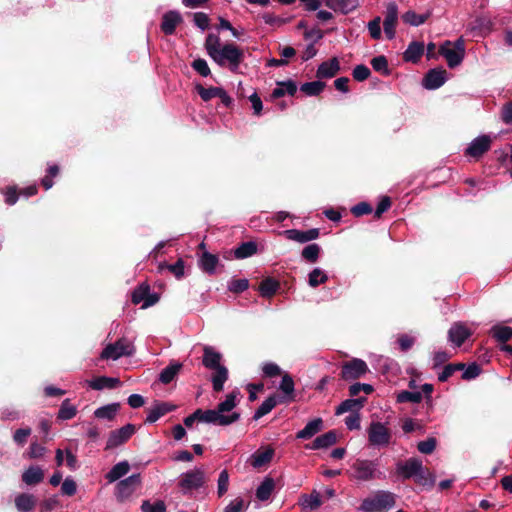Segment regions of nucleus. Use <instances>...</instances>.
Segmentation results:
<instances>
[{"mask_svg": "<svg viewBox=\"0 0 512 512\" xmlns=\"http://www.w3.org/2000/svg\"><path fill=\"white\" fill-rule=\"evenodd\" d=\"M135 431L136 428L133 424H126L119 429L111 431L105 449L110 450L124 444L131 438Z\"/></svg>", "mask_w": 512, "mask_h": 512, "instance_id": "nucleus-11", "label": "nucleus"}, {"mask_svg": "<svg viewBox=\"0 0 512 512\" xmlns=\"http://www.w3.org/2000/svg\"><path fill=\"white\" fill-rule=\"evenodd\" d=\"M398 22V7L394 2H390L386 6L383 28L385 36L392 40L396 34V25Z\"/></svg>", "mask_w": 512, "mask_h": 512, "instance_id": "nucleus-13", "label": "nucleus"}, {"mask_svg": "<svg viewBox=\"0 0 512 512\" xmlns=\"http://www.w3.org/2000/svg\"><path fill=\"white\" fill-rule=\"evenodd\" d=\"M140 484V475L133 474L124 480H121L116 486V495L120 499L129 497Z\"/></svg>", "mask_w": 512, "mask_h": 512, "instance_id": "nucleus-17", "label": "nucleus"}, {"mask_svg": "<svg viewBox=\"0 0 512 512\" xmlns=\"http://www.w3.org/2000/svg\"><path fill=\"white\" fill-rule=\"evenodd\" d=\"M364 402L365 398L347 399L336 408V415H341L346 412L357 413V411L362 408Z\"/></svg>", "mask_w": 512, "mask_h": 512, "instance_id": "nucleus-30", "label": "nucleus"}, {"mask_svg": "<svg viewBox=\"0 0 512 512\" xmlns=\"http://www.w3.org/2000/svg\"><path fill=\"white\" fill-rule=\"evenodd\" d=\"M340 70V63L336 57L321 63L317 69L318 78H332Z\"/></svg>", "mask_w": 512, "mask_h": 512, "instance_id": "nucleus-24", "label": "nucleus"}, {"mask_svg": "<svg viewBox=\"0 0 512 512\" xmlns=\"http://www.w3.org/2000/svg\"><path fill=\"white\" fill-rule=\"evenodd\" d=\"M77 414L76 406L70 403L69 399H65L59 409L58 418L61 420H70Z\"/></svg>", "mask_w": 512, "mask_h": 512, "instance_id": "nucleus-44", "label": "nucleus"}, {"mask_svg": "<svg viewBox=\"0 0 512 512\" xmlns=\"http://www.w3.org/2000/svg\"><path fill=\"white\" fill-rule=\"evenodd\" d=\"M370 394L373 391V387L370 384L355 383L349 387V393L351 396H357L360 392Z\"/></svg>", "mask_w": 512, "mask_h": 512, "instance_id": "nucleus-60", "label": "nucleus"}, {"mask_svg": "<svg viewBox=\"0 0 512 512\" xmlns=\"http://www.w3.org/2000/svg\"><path fill=\"white\" fill-rule=\"evenodd\" d=\"M277 404L275 397H269L258 407L255 411L253 418L258 420L268 414Z\"/></svg>", "mask_w": 512, "mask_h": 512, "instance_id": "nucleus-46", "label": "nucleus"}, {"mask_svg": "<svg viewBox=\"0 0 512 512\" xmlns=\"http://www.w3.org/2000/svg\"><path fill=\"white\" fill-rule=\"evenodd\" d=\"M447 80V72L442 68L431 69L423 79L426 89L434 90L441 87Z\"/></svg>", "mask_w": 512, "mask_h": 512, "instance_id": "nucleus-16", "label": "nucleus"}, {"mask_svg": "<svg viewBox=\"0 0 512 512\" xmlns=\"http://www.w3.org/2000/svg\"><path fill=\"white\" fill-rule=\"evenodd\" d=\"M424 53V44L421 42H411L405 52L403 53V59L406 62L416 63Z\"/></svg>", "mask_w": 512, "mask_h": 512, "instance_id": "nucleus-27", "label": "nucleus"}, {"mask_svg": "<svg viewBox=\"0 0 512 512\" xmlns=\"http://www.w3.org/2000/svg\"><path fill=\"white\" fill-rule=\"evenodd\" d=\"M182 365L180 363H172L162 370L159 375V380L163 384L170 383L175 376L179 373Z\"/></svg>", "mask_w": 512, "mask_h": 512, "instance_id": "nucleus-40", "label": "nucleus"}, {"mask_svg": "<svg viewBox=\"0 0 512 512\" xmlns=\"http://www.w3.org/2000/svg\"><path fill=\"white\" fill-rule=\"evenodd\" d=\"M337 441V435L334 431H328L325 434L318 436L311 446L312 449H322L327 448Z\"/></svg>", "mask_w": 512, "mask_h": 512, "instance_id": "nucleus-35", "label": "nucleus"}, {"mask_svg": "<svg viewBox=\"0 0 512 512\" xmlns=\"http://www.w3.org/2000/svg\"><path fill=\"white\" fill-rule=\"evenodd\" d=\"M422 461L418 458L412 457L404 462L396 464V472L403 479L414 478L415 474L420 471Z\"/></svg>", "mask_w": 512, "mask_h": 512, "instance_id": "nucleus-15", "label": "nucleus"}, {"mask_svg": "<svg viewBox=\"0 0 512 512\" xmlns=\"http://www.w3.org/2000/svg\"><path fill=\"white\" fill-rule=\"evenodd\" d=\"M368 371L369 368L365 361L354 358L343 364L341 377L345 380H354L365 375Z\"/></svg>", "mask_w": 512, "mask_h": 512, "instance_id": "nucleus-12", "label": "nucleus"}, {"mask_svg": "<svg viewBox=\"0 0 512 512\" xmlns=\"http://www.w3.org/2000/svg\"><path fill=\"white\" fill-rule=\"evenodd\" d=\"M320 246L316 243L309 244L302 250V257L311 262L315 263L318 260L319 254H320Z\"/></svg>", "mask_w": 512, "mask_h": 512, "instance_id": "nucleus-48", "label": "nucleus"}, {"mask_svg": "<svg viewBox=\"0 0 512 512\" xmlns=\"http://www.w3.org/2000/svg\"><path fill=\"white\" fill-rule=\"evenodd\" d=\"M279 388L284 394L292 395L294 392L293 379L288 374L283 375Z\"/></svg>", "mask_w": 512, "mask_h": 512, "instance_id": "nucleus-61", "label": "nucleus"}, {"mask_svg": "<svg viewBox=\"0 0 512 512\" xmlns=\"http://www.w3.org/2000/svg\"><path fill=\"white\" fill-rule=\"evenodd\" d=\"M119 409H120L119 403H110V404H107V405L97 408L94 411V416L97 419L112 421L118 414Z\"/></svg>", "mask_w": 512, "mask_h": 512, "instance_id": "nucleus-26", "label": "nucleus"}, {"mask_svg": "<svg viewBox=\"0 0 512 512\" xmlns=\"http://www.w3.org/2000/svg\"><path fill=\"white\" fill-rule=\"evenodd\" d=\"M30 434H31L30 428L18 429L15 431V433L13 435V440L16 444L23 446L26 443L27 438L30 436Z\"/></svg>", "mask_w": 512, "mask_h": 512, "instance_id": "nucleus-63", "label": "nucleus"}, {"mask_svg": "<svg viewBox=\"0 0 512 512\" xmlns=\"http://www.w3.org/2000/svg\"><path fill=\"white\" fill-rule=\"evenodd\" d=\"M299 505L304 511L317 510L322 505L319 492L314 490L311 494H303L299 498Z\"/></svg>", "mask_w": 512, "mask_h": 512, "instance_id": "nucleus-22", "label": "nucleus"}, {"mask_svg": "<svg viewBox=\"0 0 512 512\" xmlns=\"http://www.w3.org/2000/svg\"><path fill=\"white\" fill-rule=\"evenodd\" d=\"M325 87V84L321 81L307 82L301 85V91L308 96H315L320 94Z\"/></svg>", "mask_w": 512, "mask_h": 512, "instance_id": "nucleus-47", "label": "nucleus"}, {"mask_svg": "<svg viewBox=\"0 0 512 512\" xmlns=\"http://www.w3.org/2000/svg\"><path fill=\"white\" fill-rule=\"evenodd\" d=\"M490 333L497 341L503 343L512 338V328L500 324L494 325Z\"/></svg>", "mask_w": 512, "mask_h": 512, "instance_id": "nucleus-38", "label": "nucleus"}, {"mask_svg": "<svg viewBox=\"0 0 512 512\" xmlns=\"http://www.w3.org/2000/svg\"><path fill=\"white\" fill-rule=\"evenodd\" d=\"M491 139L487 135H482L475 138L468 148L466 154L471 157H479L490 148Z\"/></svg>", "mask_w": 512, "mask_h": 512, "instance_id": "nucleus-19", "label": "nucleus"}, {"mask_svg": "<svg viewBox=\"0 0 512 512\" xmlns=\"http://www.w3.org/2000/svg\"><path fill=\"white\" fill-rule=\"evenodd\" d=\"M222 359V354L214 347L209 345L203 347L202 364L205 368L214 371L211 381L215 392H221L228 379V369L222 364Z\"/></svg>", "mask_w": 512, "mask_h": 512, "instance_id": "nucleus-3", "label": "nucleus"}, {"mask_svg": "<svg viewBox=\"0 0 512 512\" xmlns=\"http://www.w3.org/2000/svg\"><path fill=\"white\" fill-rule=\"evenodd\" d=\"M205 472L202 468H195L179 476L178 486L183 493H189L201 488L205 484Z\"/></svg>", "mask_w": 512, "mask_h": 512, "instance_id": "nucleus-8", "label": "nucleus"}, {"mask_svg": "<svg viewBox=\"0 0 512 512\" xmlns=\"http://www.w3.org/2000/svg\"><path fill=\"white\" fill-rule=\"evenodd\" d=\"M413 479L421 486L432 487L435 483V476L423 466V463H421V469L415 474Z\"/></svg>", "mask_w": 512, "mask_h": 512, "instance_id": "nucleus-37", "label": "nucleus"}, {"mask_svg": "<svg viewBox=\"0 0 512 512\" xmlns=\"http://www.w3.org/2000/svg\"><path fill=\"white\" fill-rule=\"evenodd\" d=\"M436 447L435 438H428L427 440L421 441L418 443L417 448L419 452L423 454H431Z\"/></svg>", "mask_w": 512, "mask_h": 512, "instance_id": "nucleus-59", "label": "nucleus"}, {"mask_svg": "<svg viewBox=\"0 0 512 512\" xmlns=\"http://www.w3.org/2000/svg\"><path fill=\"white\" fill-rule=\"evenodd\" d=\"M371 65L375 71L380 72L383 75L390 74V70L388 68V62H387V59L385 56L381 55V56L374 57L371 60Z\"/></svg>", "mask_w": 512, "mask_h": 512, "instance_id": "nucleus-51", "label": "nucleus"}, {"mask_svg": "<svg viewBox=\"0 0 512 512\" xmlns=\"http://www.w3.org/2000/svg\"><path fill=\"white\" fill-rule=\"evenodd\" d=\"M44 478V472L39 466L29 467L22 475V480L27 485L40 483Z\"/></svg>", "mask_w": 512, "mask_h": 512, "instance_id": "nucleus-31", "label": "nucleus"}, {"mask_svg": "<svg viewBox=\"0 0 512 512\" xmlns=\"http://www.w3.org/2000/svg\"><path fill=\"white\" fill-rule=\"evenodd\" d=\"M381 18L379 16L375 17L373 20L368 22L367 28L371 38L378 40L381 38Z\"/></svg>", "mask_w": 512, "mask_h": 512, "instance_id": "nucleus-52", "label": "nucleus"}, {"mask_svg": "<svg viewBox=\"0 0 512 512\" xmlns=\"http://www.w3.org/2000/svg\"><path fill=\"white\" fill-rule=\"evenodd\" d=\"M134 352L135 347L133 343L126 338H121L115 343L108 344L101 352L100 358L115 361L123 356H131Z\"/></svg>", "mask_w": 512, "mask_h": 512, "instance_id": "nucleus-7", "label": "nucleus"}, {"mask_svg": "<svg viewBox=\"0 0 512 512\" xmlns=\"http://www.w3.org/2000/svg\"><path fill=\"white\" fill-rule=\"evenodd\" d=\"M463 368V364H448L444 367L443 371L438 375V379L439 381L444 382L449 377H451L455 371L462 370Z\"/></svg>", "mask_w": 512, "mask_h": 512, "instance_id": "nucleus-56", "label": "nucleus"}, {"mask_svg": "<svg viewBox=\"0 0 512 512\" xmlns=\"http://www.w3.org/2000/svg\"><path fill=\"white\" fill-rule=\"evenodd\" d=\"M191 66L199 75H201L203 77H207L211 73V70L208 66L207 61L203 58L195 59L192 62Z\"/></svg>", "mask_w": 512, "mask_h": 512, "instance_id": "nucleus-53", "label": "nucleus"}, {"mask_svg": "<svg viewBox=\"0 0 512 512\" xmlns=\"http://www.w3.org/2000/svg\"><path fill=\"white\" fill-rule=\"evenodd\" d=\"M76 490H77V486H76L75 481L72 478L67 477L62 482L61 491L64 495L72 496L76 493Z\"/></svg>", "mask_w": 512, "mask_h": 512, "instance_id": "nucleus-64", "label": "nucleus"}, {"mask_svg": "<svg viewBox=\"0 0 512 512\" xmlns=\"http://www.w3.org/2000/svg\"><path fill=\"white\" fill-rule=\"evenodd\" d=\"M396 504V495L390 491L378 490L366 497L359 510L362 512H386Z\"/></svg>", "mask_w": 512, "mask_h": 512, "instance_id": "nucleus-4", "label": "nucleus"}, {"mask_svg": "<svg viewBox=\"0 0 512 512\" xmlns=\"http://www.w3.org/2000/svg\"><path fill=\"white\" fill-rule=\"evenodd\" d=\"M229 486V474L227 470H222L218 482H217V493L219 497H222L228 490Z\"/></svg>", "mask_w": 512, "mask_h": 512, "instance_id": "nucleus-54", "label": "nucleus"}, {"mask_svg": "<svg viewBox=\"0 0 512 512\" xmlns=\"http://www.w3.org/2000/svg\"><path fill=\"white\" fill-rule=\"evenodd\" d=\"M422 400V393L419 391H402L397 395V402L405 403H419Z\"/></svg>", "mask_w": 512, "mask_h": 512, "instance_id": "nucleus-50", "label": "nucleus"}, {"mask_svg": "<svg viewBox=\"0 0 512 512\" xmlns=\"http://www.w3.org/2000/svg\"><path fill=\"white\" fill-rule=\"evenodd\" d=\"M257 252V245L252 242H244L235 249L234 255L237 259H245L251 257Z\"/></svg>", "mask_w": 512, "mask_h": 512, "instance_id": "nucleus-39", "label": "nucleus"}, {"mask_svg": "<svg viewBox=\"0 0 512 512\" xmlns=\"http://www.w3.org/2000/svg\"><path fill=\"white\" fill-rule=\"evenodd\" d=\"M439 54L445 58L449 68L459 66L466 54L464 38L459 37L455 42L444 41L439 47Z\"/></svg>", "mask_w": 512, "mask_h": 512, "instance_id": "nucleus-6", "label": "nucleus"}, {"mask_svg": "<svg viewBox=\"0 0 512 512\" xmlns=\"http://www.w3.org/2000/svg\"><path fill=\"white\" fill-rule=\"evenodd\" d=\"M367 436L370 445L375 447L388 446L391 440V432L385 424L373 421L367 428Z\"/></svg>", "mask_w": 512, "mask_h": 512, "instance_id": "nucleus-9", "label": "nucleus"}, {"mask_svg": "<svg viewBox=\"0 0 512 512\" xmlns=\"http://www.w3.org/2000/svg\"><path fill=\"white\" fill-rule=\"evenodd\" d=\"M284 235L287 239L299 242V243H306L312 240H315L319 237V229L312 228L307 231H301L297 229H289L285 230L281 233Z\"/></svg>", "mask_w": 512, "mask_h": 512, "instance_id": "nucleus-18", "label": "nucleus"}, {"mask_svg": "<svg viewBox=\"0 0 512 512\" xmlns=\"http://www.w3.org/2000/svg\"><path fill=\"white\" fill-rule=\"evenodd\" d=\"M141 510L142 512H166V505L163 501H156L154 503L143 501Z\"/></svg>", "mask_w": 512, "mask_h": 512, "instance_id": "nucleus-55", "label": "nucleus"}, {"mask_svg": "<svg viewBox=\"0 0 512 512\" xmlns=\"http://www.w3.org/2000/svg\"><path fill=\"white\" fill-rule=\"evenodd\" d=\"M274 455V449L271 447L260 448L250 457V464L254 468H260L269 463Z\"/></svg>", "mask_w": 512, "mask_h": 512, "instance_id": "nucleus-21", "label": "nucleus"}, {"mask_svg": "<svg viewBox=\"0 0 512 512\" xmlns=\"http://www.w3.org/2000/svg\"><path fill=\"white\" fill-rule=\"evenodd\" d=\"M218 264V256L207 251L203 252L199 258V266L201 270L209 275H212L216 272Z\"/></svg>", "mask_w": 512, "mask_h": 512, "instance_id": "nucleus-25", "label": "nucleus"}, {"mask_svg": "<svg viewBox=\"0 0 512 512\" xmlns=\"http://www.w3.org/2000/svg\"><path fill=\"white\" fill-rule=\"evenodd\" d=\"M370 69L365 65H357L352 72L353 78L359 82L366 80L370 76Z\"/></svg>", "mask_w": 512, "mask_h": 512, "instance_id": "nucleus-58", "label": "nucleus"}, {"mask_svg": "<svg viewBox=\"0 0 512 512\" xmlns=\"http://www.w3.org/2000/svg\"><path fill=\"white\" fill-rule=\"evenodd\" d=\"M279 288V283L272 278H266L260 283L259 291L263 297H271Z\"/></svg>", "mask_w": 512, "mask_h": 512, "instance_id": "nucleus-45", "label": "nucleus"}, {"mask_svg": "<svg viewBox=\"0 0 512 512\" xmlns=\"http://www.w3.org/2000/svg\"><path fill=\"white\" fill-rule=\"evenodd\" d=\"M36 504V498L32 494H20L15 499V505L20 512L30 511Z\"/></svg>", "mask_w": 512, "mask_h": 512, "instance_id": "nucleus-36", "label": "nucleus"}, {"mask_svg": "<svg viewBox=\"0 0 512 512\" xmlns=\"http://www.w3.org/2000/svg\"><path fill=\"white\" fill-rule=\"evenodd\" d=\"M275 487L274 480L270 477H266L256 490V497L260 501H266L270 498Z\"/></svg>", "mask_w": 512, "mask_h": 512, "instance_id": "nucleus-33", "label": "nucleus"}, {"mask_svg": "<svg viewBox=\"0 0 512 512\" xmlns=\"http://www.w3.org/2000/svg\"><path fill=\"white\" fill-rule=\"evenodd\" d=\"M129 469V463L127 461H121L111 468V470L106 474V479L109 483H113L125 476L129 472Z\"/></svg>", "mask_w": 512, "mask_h": 512, "instance_id": "nucleus-32", "label": "nucleus"}, {"mask_svg": "<svg viewBox=\"0 0 512 512\" xmlns=\"http://www.w3.org/2000/svg\"><path fill=\"white\" fill-rule=\"evenodd\" d=\"M131 300L133 304H142L141 308L146 309L155 305L159 301V296L150 292L148 284L142 283L132 292Z\"/></svg>", "mask_w": 512, "mask_h": 512, "instance_id": "nucleus-10", "label": "nucleus"}, {"mask_svg": "<svg viewBox=\"0 0 512 512\" xmlns=\"http://www.w3.org/2000/svg\"><path fill=\"white\" fill-rule=\"evenodd\" d=\"M205 49L208 56L220 67L231 72L238 71L244 60V50L234 43H222L216 34H208L205 40Z\"/></svg>", "mask_w": 512, "mask_h": 512, "instance_id": "nucleus-1", "label": "nucleus"}, {"mask_svg": "<svg viewBox=\"0 0 512 512\" xmlns=\"http://www.w3.org/2000/svg\"><path fill=\"white\" fill-rule=\"evenodd\" d=\"M249 287L247 279H233L228 284V289L234 293H241Z\"/></svg>", "mask_w": 512, "mask_h": 512, "instance_id": "nucleus-57", "label": "nucleus"}, {"mask_svg": "<svg viewBox=\"0 0 512 512\" xmlns=\"http://www.w3.org/2000/svg\"><path fill=\"white\" fill-rule=\"evenodd\" d=\"M472 334V330L464 323H454L448 331L449 341L456 347H460Z\"/></svg>", "mask_w": 512, "mask_h": 512, "instance_id": "nucleus-14", "label": "nucleus"}, {"mask_svg": "<svg viewBox=\"0 0 512 512\" xmlns=\"http://www.w3.org/2000/svg\"><path fill=\"white\" fill-rule=\"evenodd\" d=\"M246 505L244 500L241 498H236L232 500L224 509V512H245Z\"/></svg>", "mask_w": 512, "mask_h": 512, "instance_id": "nucleus-62", "label": "nucleus"}, {"mask_svg": "<svg viewBox=\"0 0 512 512\" xmlns=\"http://www.w3.org/2000/svg\"><path fill=\"white\" fill-rule=\"evenodd\" d=\"M241 399V393L238 389L233 390L226 395L225 399L220 402L216 409L205 411L204 419L209 424L228 426L240 419V413L234 409Z\"/></svg>", "mask_w": 512, "mask_h": 512, "instance_id": "nucleus-2", "label": "nucleus"}, {"mask_svg": "<svg viewBox=\"0 0 512 512\" xmlns=\"http://www.w3.org/2000/svg\"><path fill=\"white\" fill-rule=\"evenodd\" d=\"M220 88L221 87H210V88H205L203 87L202 85L200 84H197L195 86V89L197 91V93L199 94V96L201 97V99L205 102L211 100L212 98H215L217 97L218 93L220 92Z\"/></svg>", "mask_w": 512, "mask_h": 512, "instance_id": "nucleus-49", "label": "nucleus"}, {"mask_svg": "<svg viewBox=\"0 0 512 512\" xmlns=\"http://www.w3.org/2000/svg\"><path fill=\"white\" fill-rule=\"evenodd\" d=\"M327 280L328 275L319 267L314 268L308 275V284L313 288L325 283Z\"/></svg>", "mask_w": 512, "mask_h": 512, "instance_id": "nucleus-42", "label": "nucleus"}, {"mask_svg": "<svg viewBox=\"0 0 512 512\" xmlns=\"http://www.w3.org/2000/svg\"><path fill=\"white\" fill-rule=\"evenodd\" d=\"M429 14H417L416 12L409 10L403 14L402 19L405 23L411 26H420L426 22Z\"/></svg>", "mask_w": 512, "mask_h": 512, "instance_id": "nucleus-43", "label": "nucleus"}, {"mask_svg": "<svg viewBox=\"0 0 512 512\" xmlns=\"http://www.w3.org/2000/svg\"><path fill=\"white\" fill-rule=\"evenodd\" d=\"M88 385L94 390L112 389L120 385V380L118 378L101 376L88 381Z\"/></svg>", "mask_w": 512, "mask_h": 512, "instance_id": "nucleus-29", "label": "nucleus"}, {"mask_svg": "<svg viewBox=\"0 0 512 512\" xmlns=\"http://www.w3.org/2000/svg\"><path fill=\"white\" fill-rule=\"evenodd\" d=\"M349 476L354 480L362 482L382 479L385 477V475L378 469V462L367 459H357L351 466Z\"/></svg>", "mask_w": 512, "mask_h": 512, "instance_id": "nucleus-5", "label": "nucleus"}, {"mask_svg": "<svg viewBox=\"0 0 512 512\" xmlns=\"http://www.w3.org/2000/svg\"><path fill=\"white\" fill-rule=\"evenodd\" d=\"M182 22V16L177 11H168L162 17L161 30L166 35H172L176 27Z\"/></svg>", "mask_w": 512, "mask_h": 512, "instance_id": "nucleus-20", "label": "nucleus"}, {"mask_svg": "<svg viewBox=\"0 0 512 512\" xmlns=\"http://www.w3.org/2000/svg\"><path fill=\"white\" fill-rule=\"evenodd\" d=\"M296 91H297V86L293 81L281 82L278 84V87H276L273 90L272 96L274 98L282 97L285 94L292 96L295 94Z\"/></svg>", "mask_w": 512, "mask_h": 512, "instance_id": "nucleus-41", "label": "nucleus"}, {"mask_svg": "<svg viewBox=\"0 0 512 512\" xmlns=\"http://www.w3.org/2000/svg\"><path fill=\"white\" fill-rule=\"evenodd\" d=\"M173 406L168 403L156 404L152 407L147 415L146 421L149 423L156 422L159 418L170 412Z\"/></svg>", "mask_w": 512, "mask_h": 512, "instance_id": "nucleus-34", "label": "nucleus"}, {"mask_svg": "<svg viewBox=\"0 0 512 512\" xmlns=\"http://www.w3.org/2000/svg\"><path fill=\"white\" fill-rule=\"evenodd\" d=\"M325 5L334 10L335 12H341L347 14L355 10L358 5V0H325Z\"/></svg>", "mask_w": 512, "mask_h": 512, "instance_id": "nucleus-23", "label": "nucleus"}, {"mask_svg": "<svg viewBox=\"0 0 512 512\" xmlns=\"http://www.w3.org/2000/svg\"><path fill=\"white\" fill-rule=\"evenodd\" d=\"M322 427H323L322 419H320V418L313 419L312 421L308 422L302 430L297 432L296 437L298 439H310L315 434H317L319 431H321Z\"/></svg>", "mask_w": 512, "mask_h": 512, "instance_id": "nucleus-28", "label": "nucleus"}]
</instances>
